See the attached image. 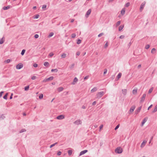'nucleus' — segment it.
<instances>
[{
    "label": "nucleus",
    "mask_w": 157,
    "mask_h": 157,
    "mask_svg": "<svg viewBox=\"0 0 157 157\" xmlns=\"http://www.w3.org/2000/svg\"><path fill=\"white\" fill-rule=\"evenodd\" d=\"M123 151L122 148L120 147H118L115 150V152L116 153L120 154Z\"/></svg>",
    "instance_id": "f257e3e1"
},
{
    "label": "nucleus",
    "mask_w": 157,
    "mask_h": 157,
    "mask_svg": "<svg viewBox=\"0 0 157 157\" xmlns=\"http://www.w3.org/2000/svg\"><path fill=\"white\" fill-rule=\"evenodd\" d=\"M105 93L103 91H101L98 92L96 94L97 98H100Z\"/></svg>",
    "instance_id": "f03ea898"
},
{
    "label": "nucleus",
    "mask_w": 157,
    "mask_h": 157,
    "mask_svg": "<svg viewBox=\"0 0 157 157\" xmlns=\"http://www.w3.org/2000/svg\"><path fill=\"white\" fill-rule=\"evenodd\" d=\"M53 78H54V77L53 76H51L48 78L44 79L43 80V82H47L49 81H51V80H52L53 79Z\"/></svg>",
    "instance_id": "7ed1b4c3"
},
{
    "label": "nucleus",
    "mask_w": 157,
    "mask_h": 157,
    "mask_svg": "<svg viewBox=\"0 0 157 157\" xmlns=\"http://www.w3.org/2000/svg\"><path fill=\"white\" fill-rule=\"evenodd\" d=\"M23 67V65L22 63L18 64L16 66V68L17 69H20Z\"/></svg>",
    "instance_id": "20e7f679"
},
{
    "label": "nucleus",
    "mask_w": 157,
    "mask_h": 157,
    "mask_svg": "<svg viewBox=\"0 0 157 157\" xmlns=\"http://www.w3.org/2000/svg\"><path fill=\"white\" fill-rule=\"evenodd\" d=\"M145 3H146L145 2H144L142 3V4H141L140 6V10L141 12L142 11V10H143V9L145 6Z\"/></svg>",
    "instance_id": "39448f33"
},
{
    "label": "nucleus",
    "mask_w": 157,
    "mask_h": 157,
    "mask_svg": "<svg viewBox=\"0 0 157 157\" xmlns=\"http://www.w3.org/2000/svg\"><path fill=\"white\" fill-rule=\"evenodd\" d=\"M146 94H143L142 96V97L141 98V100L140 101V103H142L143 102L145 99V98L146 97Z\"/></svg>",
    "instance_id": "423d86ee"
},
{
    "label": "nucleus",
    "mask_w": 157,
    "mask_h": 157,
    "mask_svg": "<svg viewBox=\"0 0 157 157\" xmlns=\"http://www.w3.org/2000/svg\"><path fill=\"white\" fill-rule=\"evenodd\" d=\"M82 123V122L80 120L78 119L75 121L74 122V123L75 124L78 125L79 124H81Z\"/></svg>",
    "instance_id": "0eeeda50"
},
{
    "label": "nucleus",
    "mask_w": 157,
    "mask_h": 157,
    "mask_svg": "<svg viewBox=\"0 0 157 157\" xmlns=\"http://www.w3.org/2000/svg\"><path fill=\"white\" fill-rule=\"evenodd\" d=\"M91 11V9H89L88 10L85 15V17H86L87 18L88 17L89 15L90 14Z\"/></svg>",
    "instance_id": "6e6552de"
},
{
    "label": "nucleus",
    "mask_w": 157,
    "mask_h": 157,
    "mask_svg": "<svg viewBox=\"0 0 157 157\" xmlns=\"http://www.w3.org/2000/svg\"><path fill=\"white\" fill-rule=\"evenodd\" d=\"M56 118L58 120H62L64 118V116L63 115H60L57 117Z\"/></svg>",
    "instance_id": "1a4fd4ad"
},
{
    "label": "nucleus",
    "mask_w": 157,
    "mask_h": 157,
    "mask_svg": "<svg viewBox=\"0 0 157 157\" xmlns=\"http://www.w3.org/2000/svg\"><path fill=\"white\" fill-rule=\"evenodd\" d=\"M135 108L136 106L135 105H133L131 107L129 110L130 113H132V112L134 111V110L135 109Z\"/></svg>",
    "instance_id": "9d476101"
},
{
    "label": "nucleus",
    "mask_w": 157,
    "mask_h": 157,
    "mask_svg": "<svg viewBox=\"0 0 157 157\" xmlns=\"http://www.w3.org/2000/svg\"><path fill=\"white\" fill-rule=\"evenodd\" d=\"M147 120V117H145L141 122V126H143Z\"/></svg>",
    "instance_id": "9b49d317"
},
{
    "label": "nucleus",
    "mask_w": 157,
    "mask_h": 157,
    "mask_svg": "<svg viewBox=\"0 0 157 157\" xmlns=\"http://www.w3.org/2000/svg\"><path fill=\"white\" fill-rule=\"evenodd\" d=\"M87 152H88V150H84L81 151L79 154V156H80L82 155H83L85 154V153H86Z\"/></svg>",
    "instance_id": "f8f14e48"
},
{
    "label": "nucleus",
    "mask_w": 157,
    "mask_h": 157,
    "mask_svg": "<svg viewBox=\"0 0 157 157\" xmlns=\"http://www.w3.org/2000/svg\"><path fill=\"white\" fill-rule=\"evenodd\" d=\"M78 81V79L76 77H75L73 80V82L71 83L72 85L75 84Z\"/></svg>",
    "instance_id": "ddd939ff"
},
{
    "label": "nucleus",
    "mask_w": 157,
    "mask_h": 157,
    "mask_svg": "<svg viewBox=\"0 0 157 157\" xmlns=\"http://www.w3.org/2000/svg\"><path fill=\"white\" fill-rule=\"evenodd\" d=\"M147 142V141H145V140H144L143 141L140 146V147L141 148H143L145 144Z\"/></svg>",
    "instance_id": "4468645a"
},
{
    "label": "nucleus",
    "mask_w": 157,
    "mask_h": 157,
    "mask_svg": "<svg viewBox=\"0 0 157 157\" xmlns=\"http://www.w3.org/2000/svg\"><path fill=\"white\" fill-rule=\"evenodd\" d=\"M142 106H141L138 108L136 110V114L140 112V110L141 109Z\"/></svg>",
    "instance_id": "2eb2a0df"
},
{
    "label": "nucleus",
    "mask_w": 157,
    "mask_h": 157,
    "mask_svg": "<svg viewBox=\"0 0 157 157\" xmlns=\"http://www.w3.org/2000/svg\"><path fill=\"white\" fill-rule=\"evenodd\" d=\"M11 7V6L10 5H8L4 7L3 8V9L4 10H7L10 9Z\"/></svg>",
    "instance_id": "dca6fc26"
},
{
    "label": "nucleus",
    "mask_w": 157,
    "mask_h": 157,
    "mask_svg": "<svg viewBox=\"0 0 157 157\" xmlns=\"http://www.w3.org/2000/svg\"><path fill=\"white\" fill-rule=\"evenodd\" d=\"M122 93L124 95H125L126 94L127 92V90L126 89H124L122 90Z\"/></svg>",
    "instance_id": "f3484780"
},
{
    "label": "nucleus",
    "mask_w": 157,
    "mask_h": 157,
    "mask_svg": "<svg viewBox=\"0 0 157 157\" xmlns=\"http://www.w3.org/2000/svg\"><path fill=\"white\" fill-rule=\"evenodd\" d=\"M4 39V37H3L0 40V44H2L4 42L5 40H3Z\"/></svg>",
    "instance_id": "a211bd4d"
},
{
    "label": "nucleus",
    "mask_w": 157,
    "mask_h": 157,
    "mask_svg": "<svg viewBox=\"0 0 157 157\" xmlns=\"http://www.w3.org/2000/svg\"><path fill=\"white\" fill-rule=\"evenodd\" d=\"M124 27V25H120L118 28V30L119 31H121L122 29Z\"/></svg>",
    "instance_id": "6ab92c4d"
},
{
    "label": "nucleus",
    "mask_w": 157,
    "mask_h": 157,
    "mask_svg": "<svg viewBox=\"0 0 157 157\" xmlns=\"http://www.w3.org/2000/svg\"><path fill=\"white\" fill-rule=\"evenodd\" d=\"M63 88L62 87H59L58 88V91L59 92H60L63 90Z\"/></svg>",
    "instance_id": "aec40b11"
},
{
    "label": "nucleus",
    "mask_w": 157,
    "mask_h": 157,
    "mask_svg": "<svg viewBox=\"0 0 157 157\" xmlns=\"http://www.w3.org/2000/svg\"><path fill=\"white\" fill-rule=\"evenodd\" d=\"M8 93H7L3 97V98L4 99L7 100V96L8 95Z\"/></svg>",
    "instance_id": "412c9836"
},
{
    "label": "nucleus",
    "mask_w": 157,
    "mask_h": 157,
    "mask_svg": "<svg viewBox=\"0 0 157 157\" xmlns=\"http://www.w3.org/2000/svg\"><path fill=\"white\" fill-rule=\"evenodd\" d=\"M156 50L155 48H153L151 50V53L152 54H154L156 52Z\"/></svg>",
    "instance_id": "4be33fe9"
},
{
    "label": "nucleus",
    "mask_w": 157,
    "mask_h": 157,
    "mask_svg": "<svg viewBox=\"0 0 157 157\" xmlns=\"http://www.w3.org/2000/svg\"><path fill=\"white\" fill-rule=\"evenodd\" d=\"M44 65L46 67H48L49 66V63L47 62H46L44 63Z\"/></svg>",
    "instance_id": "5701e85b"
},
{
    "label": "nucleus",
    "mask_w": 157,
    "mask_h": 157,
    "mask_svg": "<svg viewBox=\"0 0 157 157\" xmlns=\"http://www.w3.org/2000/svg\"><path fill=\"white\" fill-rule=\"evenodd\" d=\"M97 90V88L96 87H94L91 90V92H94L96 91Z\"/></svg>",
    "instance_id": "b1692460"
},
{
    "label": "nucleus",
    "mask_w": 157,
    "mask_h": 157,
    "mask_svg": "<svg viewBox=\"0 0 157 157\" xmlns=\"http://www.w3.org/2000/svg\"><path fill=\"white\" fill-rule=\"evenodd\" d=\"M121 75H122V74L121 73H119L118 75H117V78L119 79V78H120L121 77Z\"/></svg>",
    "instance_id": "393cba45"
},
{
    "label": "nucleus",
    "mask_w": 157,
    "mask_h": 157,
    "mask_svg": "<svg viewBox=\"0 0 157 157\" xmlns=\"http://www.w3.org/2000/svg\"><path fill=\"white\" fill-rule=\"evenodd\" d=\"M54 34V33L53 32H51L49 34L48 37L49 38H50Z\"/></svg>",
    "instance_id": "a878e982"
},
{
    "label": "nucleus",
    "mask_w": 157,
    "mask_h": 157,
    "mask_svg": "<svg viewBox=\"0 0 157 157\" xmlns=\"http://www.w3.org/2000/svg\"><path fill=\"white\" fill-rule=\"evenodd\" d=\"M68 153L69 155H71L72 153V150H69L68 151Z\"/></svg>",
    "instance_id": "bb28decb"
},
{
    "label": "nucleus",
    "mask_w": 157,
    "mask_h": 157,
    "mask_svg": "<svg viewBox=\"0 0 157 157\" xmlns=\"http://www.w3.org/2000/svg\"><path fill=\"white\" fill-rule=\"evenodd\" d=\"M75 64L74 63H72L71 66H69V68L71 69H72L74 68V66H75Z\"/></svg>",
    "instance_id": "cd10ccee"
},
{
    "label": "nucleus",
    "mask_w": 157,
    "mask_h": 157,
    "mask_svg": "<svg viewBox=\"0 0 157 157\" xmlns=\"http://www.w3.org/2000/svg\"><path fill=\"white\" fill-rule=\"evenodd\" d=\"M121 21H118L116 23V27H117L119 25L121 24Z\"/></svg>",
    "instance_id": "c85d7f7f"
},
{
    "label": "nucleus",
    "mask_w": 157,
    "mask_h": 157,
    "mask_svg": "<svg viewBox=\"0 0 157 157\" xmlns=\"http://www.w3.org/2000/svg\"><path fill=\"white\" fill-rule=\"evenodd\" d=\"M29 85L25 86L24 88L25 90V91L28 90L29 89Z\"/></svg>",
    "instance_id": "c756f323"
},
{
    "label": "nucleus",
    "mask_w": 157,
    "mask_h": 157,
    "mask_svg": "<svg viewBox=\"0 0 157 157\" xmlns=\"http://www.w3.org/2000/svg\"><path fill=\"white\" fill-rule=\"evenodd\" d=\"M137 89H134L132 91V93L133 94H135L137 93Z\"/></svg>",
    "instance_id": "7c9ffc66"
},
{
    "label": "nucleus",
    "mask_w": 157,
    "mask_h": 157,
    "mask_svg": "<svg viewBox=\"0 0 157 157\" xmlns=\"http://www.w3.org/2000/svg\"><path fill=\"white\" fill-rule=\"evenodd\" d=\"M58 71V70L57 69H52L51 70L52 72H57Z\"/></svg>",
    "instance_id": "2f4dec72"
},
{
    "label": "nucleus",
    "mask_w": 157,
    "mask_h": 157,
    "mask_svg": "<svg viewBox=\"0 0 157 157\" xmlns=\"http://www.w3.org/2000/svg\"><path fill=\"white\" fill-rule=\"evenodd\" d=\"M125 12V11L124 9H123L121 11V14H122V15H124V14Z\"/></svg>",
    "instance_id": "473e14b6"
},
{
    "label": "nucleus",
    "mask_w": 157,
    "mask_h": 157,
    "mask_svg": "<svg viewBox=\"0 0 157 157\" xmlns=\"http://www.w3.org/2000/svg\"><path fill=\"white\" fill-rule=\"evenodd\" d=\"M25 52V49H23L21 52V54L22 56L24 55V54Z\"/></svg>",
    "instance_id": "72a5a7b5"
},
{
    "label": "nucleus",
    "mask_w": 157,
    "mask_h": 157,
    "mask_svg": "<svg viewBox=\"0 0 157 157\" xmlns=\"http://www.w3.org/2000/svg\"><path fill=\"white\" fill-rule=\"evenodd\" d=\"M5 118V117L4 116V114H2L1 115H0V119H3Z\"/></svg>",
    "instance_id": "f704fd0d"
},
{
    "label": "nucleus",
    "mask_w": 157,
    "mask_h": 157,
    "mask_svg": "<svg viewBox=\"0 0 157 157\" xmlns=\"http://www.w3.org/2000/svg\"><path fill=\"white\" fill-rule=\"evenodd\" d=\"M157 111V105L155 106L154 110L152 111V112L155 113V112H156Z\"/></svg>",
    "instance_id": "c9c22d12"
},
{
    "label": "nucleus",
    "mask_w": 157,
    "mask_h": 157,
    "mask_svg": "<svg viewBox=\"0 0 157 157\" xmlns=\"http://www.w3.org/2000/svg\"><path fill=\"white\" fill-rule=\"evenodd\" d=\"M47 7V5H44L42 6V9L44 10H45Z\"/></svg>",
    "instance_id": "e433bc0d"
},
{
    "label": "nucleus",
    "mask_w": 157,
    "mask_h": 157,
    "mask_svg": "<svg viewBox=\"0 0 157 157\" xmlns=\"http://www.w3.org/2000/svg\"><path fill=\"white\" fill-rule=\"evenodd\" d=\"M43 94H40L39 97V98L40 99H42V98H43Z\"/></svg>",
    "instance_id": "4c0bfd02"
},
{
    "label": "nucleus",
    "mask_w": 157,
    "mask_h": 157,
    "mask_svg": "<svg viewBox=\"0 0 157 157\" xmlns=\"http://www.w3.org/2000/svg\"><path fill=\"white\" fill-rule=\"evenodd\" d=\"M58 144V143L57 142H56L52 145H51L50 146V148L52 147H53V146H55V145L56 144Z\"/></svg>",
    "instance_id": "58836bf2"
},
{
    "label": "nucleus",
    "mask_w": 157,
    "mask_h": 157,
    "mask_svg": "<svg viewBox=\"0 0 157 157\" xmlns=\"http://www.w3.org/2000/svg\"><path fill=\"white\" fill-rule=\"evenodd\" d=\"M66 54L65 53H63L61 56L62 58H65L66 57Z\"/></svg>",
    "instance_id": "ea45409f"
},
{
    "label": "nucleus",
    "mask_w": 157,
    "mask_h": 157,
    "mask_svg": "<svg viewBox=\"0 0 157 157\" xmlns=\"http://www.w3.org/2000/svg\"><path fill=\"white\" fill-rule=\"evenodd\" d=\"M81 40L80 39H78L77 40V44H79L81 43Z\"/></svg>",
    "instance_id": "a19ab883"
},
{
    "label": "nucleus",
    "mask_w": 157,
    "mask_h": 157,
    "mask_svg": "<svg viewBox=\"0 0 157 157\" xmlns=\"http://www.w3.org/2000/svg\"><path fill=\"white\" fill-rule=\"evenodd\" d=\"M26 131V130L25 129H22L19 132L20 133H21L23 132H25Z\"/></svg>",
    "instance_id": "79ce46f5"
},
{
    "label": "nucleus",
    "mask_w": 157,
    "mask_h": 157,
    "mask_svg": "<svg viewBox=\"0 0 157 157\" xmlns=\"http://www.w3.org/2000/svg\"><path fill=\"white\" fill-rule=\"evenodd\" d=\"M130 3L129 2H127L125 5V6L126 7H128L129 6Z\"/></svg>",
    "instance_id": "37998d69"
},
{
    "label": "nucleus",
    "mask_w": 157,
    "mask_h": 157,
    "mask_svg": "<svg viewBox=\"0 0 157 157\" xmlns=\"http://www.w3.org/2000/svg\"><path fill=\"white\" fill-rule=\"evenodd\" d=\"M40 15L39 14H36L35 15V17H34V18L35 19H37L39 18V17Z\"/></svg>",
    "instance_id": "c03bdc74"
},
{
    "label": "nucleus",
    "mask_w": 157,
    "mask_h": 157,
    "mask_svg": "<svg viewBox=\"0 0 157 157\" xmlns=\"http://www.w3.org/2000/svg\"><path fill=\"white\" fill-rule=\"evenodd\" d=\"M108 41H107L104 46L105 48H107L108 46Z\"/></svg>",
    "instance_id": "a18cd8bd"
},
{
    "label": "nucleus",
    "mask_w": 157,
    "mask_h": 157,
    "mask_svg": "<svg viewBox=\"0 0 157 157\" xmlns=\"http://www.w3.org/2000/svg\"><path fill=\"white\" fill-rule=\"evenodd\" d=\"M150 47V45L149 44H147L145 47V48L148 49Z\"/></svg>",
    "instance_id": "49530a36"
},
{
    "label": "nucleus",
    "mask_w": 157,
    "mask_h": 157,
    "mask_svg": "<svg viewBox=\"0 0 157 157\" xmlns=\"http://www.w3.org/2000/svg\"><path fill=\"white\" fill-rule=\"evenodd\" d=\"M76 36V35L75 33H73L71 35V37L73 38L75 37Z\"/></svg>",
    "instance_id": "de8ad7c7"
},
{
    "label": "nucleus",
    "mask_w": 157,
    "mask_h": 157,
    "mask_svg": "<svg viewBox=\"0 0 157 157\" xmlns=\"http://www.w3.org/2000/svg\"><path fill=\"white\" fill-rule=\"evenodd\" d=\"M153 90V88H151L148 91V93H151V92H152Z\"/></svg>",
    "instance_id": "09e8293b"
},
{
    "label": "nucleus",
    "mask_w": 157,
    "mask_h": 157,
    "mask_svg": "<svg viewBox=\"0 0 157 157\" xmlns=\"http://www.w3.org/2000/svg\"><path fill=\"white\" fill-rule=\"evenodd\" d=\"M53 55H54V54L52 52H51L49 54V56L50 57H51L52 56H53Z\"/></svg>",
    "instance_id": "8fccbe9b"
},
{
    "label": "nucleus",
    "mask_w": 157,
    "mask_h": 157,
    "mask_svg": "<svg viewBox=\"0 0 157 157\" xmlns=\"http://www.w3.org/2000/svg\"><path fill=\"white\" fill-rule=\"evenodd\" d=\"M119 126H120V124H118L117 125V126L114 129L115 130H117L119 128Z\"/></svg>",
    "instance_id": "3c124183"
},
{
    "label": "nucleus",
    "mask_w": 157,
    "mask_h": 157,
    "mask_svg": "<svg viewBox=\"0 0 157 157\" xmlns=\"http://www.w3.org/2000/svg\"><path fill=\"white\" fill-rule=\"evenodd\" d=\"M107 70L106 69H105L104 70V74L105 75L106 74L107 72Z\"/></svg>",
    "instance_id": "603ef678"
},
{
    "label": "nucleus",
    "mask_w": 157,
    "mask_h": 157,
    "mask_svg": "<svg viewBox=\"0 0 157 157\" xmlns=\"http://www.w3.org/2000/svg\"><path fill=\"white\" fill-rule=\"evenodd\" d=\"M39 36L38 34H36L34 35V37L35 38H38Z\"/></svg>",
    "instance_id": "864d4df0"
},
{
    "label": "nucleus",
    "mask_w": 157,
    "mask_h": 157,
    "mask_svg": "<svg viewBox=\"0 0 157 157\" xmlns=\"http://www.w3.org/2000/svg\"><path fill=\"white\" fill-rule=\"evenodd\" d=\"M89 77V75H87V76H86L84 78V80H86V79H87Z\"/></svg>",
    "instance_id": "5fc2aeb1"
},
{
    "label": "nucleus",
    "mask_w": 157,
    "mask_h": 157,
    "mask_svg": "<svg viewBox=\"0 0 157 157\" xmlns=\"http://www.w3.org/2000/svg\"><path fill=\"white\" fill-rule=\"evenodd\" d=\"M104 33H101L100 34H99L98 36V37H101V36H102L103 35Z\"/></svg>",
    "instance_id": "6e6d98bb"
},
{
    "label": "nucleus",
    "mask_w": 157,
    "mask_h": 157,
    "mask_svg": "<svg viewBox=\"0 0 157 157\" xmlns=\"http://www.w3.org/2000/svg\"><path fill=\"white\" fill-rule=\"evenodd\" d=\"M36 76H33L32 77L31 79L32 80H34V79H36Z\"/></svg>",
    "instance_id": "4d7b16f0"
},
{
    "label": "nucleus",
    "mask_w": 157,
    "mask_h": 157,
    "mask_svg": "<svg viewBox=\"0 0 157 157\" xmlns=\"http://www.w3.org/2000/svg\"><path fill=\"white\" fill-rule=\"evenodd\" d=\"M10 61L11 60L10 59H7L5 61V62H6L7 63H9L10 62Z\"/></svg>",
    "instance_id": "13d9d810"
},
{
    "label": "nucleus",
    "mask_w": 157,
    "mask_h": 157,
    "mask_svg": "<svg viewBox=\"0 0 157 157\" xmlns=\"http://www.w3.org/2000/svg\"><path fill=\"white\" fill-rule=\"evenodd\" d=\"M61 154V152L60 151H59L57 153V155L58 156L60 155Z\"/></svg>",
    "instance_id": "bf43d9fd"
},
{
    "label": "nucleus",
    "mask_w": 157,
    "mask_h": 157,
    "mask_svg": "<svg viewBox=\"0 0 157 157\" xmlns=\"http://www.w3.org/2000/svg\"><path fill=\"white\" fill-rule=\"evenodd\" d=\"M38 66V64L36 63H35L33 64V67H36Z\"/></svg>",
    "instance_id": "052dcab7"
},
{
    "label": "nucleus",
    "mask_w": 157,
    "mask_h": 157,
    "mask_svg": "<svg viewBox=\"0 0 157 157\" xmlns=\"http://www.w3.org/2000/svg\"><path fill=\"white\" fill-rule=\"evenodd\" d=\"M124 35H122L120 36V38L121 39H123L124 38Z\"/></svg>",
    "instance_id": "680f3d73"
},
{
    "label": "nucleus",
    "mask_w": 157,
    "mask_h": 157,
    "mask_svg": "<svg viewBox=\"0 0 157 157\" xmlns=\"http://www.w3.org/2000/svg\"><path fill=\"white\" fill-rule=\"evenodd\" d=\"M4 93L3 91H1L0 92V98L1 97L2 95V94Z\"/></svg>",
    "instance_id": "e2e57ef3"
},
{
    "label": "nucleus",
    "mask_w": 157,
    "mask_h": 157,
    "mask_svg": "<svg viewBox=\"0 0 157 157\" xmlns=\"http://www.w3.org/2000/svg\"><path fill=\"white\" fill-rule=\"evenodd\" d=\"M96 101H94V102H93V103H92V105H95L96 104Z\"/></svg>",
    "instance_id": "0e129e2a"
},
{
    "label": "nucleus",
    "mask_w": 157,
    "mask_h": 157,
    "mask_svg": "<svg viewBox=\"0 0 157 157\" xmlns=\"http://www.w3.org/2000/svg\"><path fill=\"white\" fill-rule=\"evenodd\" d=\"M13 94L12 93L11 94V95H10V99H11L12 98V96H13Z\"/></svg>",
    "instance_id": "69168bd1"
},
{
    "label": "nucleus",
    "mask_w": 157,
    "mask_h": 157,
    "mask_svg": "<svg viewBox=\"0 0 157 157\" xmlns=\"http://www.w3.org/2000/svg\"><path fill=\"white\" fill-rule=\"evenodd\" d=\"M152 105H151L148 108V110H149L150 108H151L152 106Z\"/></svg>",
    "instance_id": "338daca9"
},
{
    "label": "nucleus",
    "mask_w": 157,
    "mask_h": 157,
    "mask_svg": "<svg viewBox=\"0 0 157 157\" xmlns=\"http://www.w3.org/2000/svg\"><path fill=\"white\" fill-rule=\"evenodd\" d=\"M76 54L77 56H78L80 55V52H77Z\"/></svg>",
    "instance_id": "774afa93"
}]
</instances>
